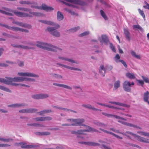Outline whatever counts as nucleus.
I'll return each instance as SVG.
<instances>
[{
    "instance_id": "2",
    "label": "nucleus",
    "mask_w": 149,
    "mask_h": 149,
    "mask_svg": "<svg viewBox=\"0 0 149 149\" xmlns=\"http://www.w3.org/2000/svg\"><path fill=\"white\" fill-rule=\"evenodd\" d=\"M13 82H19V77H16L14 78L6 77L5 78L4 84L13 86H17L16 83Z\"/></svg>"
},
{
    "instance_id": "55",
    "label": "nucleus",
    "mask_w": 149,
    "mask_h": 149,
    "mask_svg": "<svg viewBox=\"0 0 149 149\" xmlns=\"http://www.w3.org/2000/svg\"><path fill=\"white\" fill-rule=\"evenodd\" d=\"M20 28L15 26H13L11 27V30L15 31H20Z\"/></svg>"
},
{
    "instance_id": "36",
    "label": "nucleus",
    "mask_w": 149,
    "mask_h": 149,
    "mask_svg": "<svg viewBox=\"0 0 149 149\" xmlns=\"http://www.w3.org/2000/svg\"><path fill=\"white\" fill-rule=\"evenodd\" d=\"M149 99V92L148 91H147L144 92L143 95V101L146 102Z\"/></svg>"
},
{
    "instance_id": "40",
    "label": "nucleus",
    "mask_w": 149,
    "mask_h": 149,
    "mask_svg": "<svg viewBox=\"0 0 149 149\" xmlns=\"http://www.w3.org/2000/svg\"><path fill=\"white\" fill-rule=\"evenodd\" d=\"M120 81L119 80L116 81L114 83L113 86V90H116L120 86Z\"/></svg>"
},
{
    "instance_id": "13",
    "label": "nucleus",
    "mask_w": 149,
    "mask_h": 149,
    "mask_svg": "<svg viewBox=\"0 0 149 149\" xmlns=\"http://www.w3.org/2000/svg\"><path fill=\"white\" fill-rule=\"evenodd\" d=\"M84 122V120L83 118L74 119V123L71 124L72 126H85L84 125L82 124V123Z\"/></svg>"
},
{
    "instance_id": "41",
    "label": "nucleus",
    "mask_w": 149,
    "mask_h": 149,
    "mask_svg": "<svg viewBox=\"0 0 149 149\" xmlns=\"http://www.w3.org/2000/svg\"><path fill=\"white\" fill-rule=\"evenodd\" d=\"M131 54L132 56L135 58L138 59H141V57L140 55L137 54L134 51H131Z\"/></svg>"
},
{
    "instance_id": "3",
    "label": "nucleus",
    "mask_w": 149,
    "mask_h": 149,
    "mask_svg": "<svg viewBox=\"0 0 149 149\" xmlns=\"http://www.w3.org/2000/svg\"><path fill=\"white\" fill-rule=\"evenodd\" d=\"M3 9L6 10L7 11H8L10 13L12 12L13 13H15L17 16L19 17H32V16L31 15H30L29 14L24 13H22L21 12H17L16 10H12L11 9L6 8V7H3Z\"/></svg>"
},
{
    "instance_id": "60",
    "label": "nucleus",
    "mask_w": 149,
    "mask_h": 149,
    "mask_svg": "<svg viewBox=\"0 0 149 149\" xmlns=\"http://www.w3.org/2000/svg\"><path fill=\"white\" fill-rule=\"evenodd\" d=\"M136 81L139 84V85H140L142 86H143L144 84V81L143 80H141L137 79L136 80Z\"/></svg>"
},
{
    "instance_id": "46",
    "label": "nucleus",
    "mask_w": 149,
    "mask_h": 149,
    "mask_svg": "<svg viewBox=\"0 0 149 149\" xmlns=\"http://www.w3.org/2000/svg\"><path fill=\"white\" fill-rule=\"evenodd\" d=\"M79 29V27L77 26L71 29H70L68 30V31L70 33H74L77 31Z\"/></svg>"
},
{
    "instance_id": "58",
    "label": "nucleus",
    "mask_w": 149,
    "mask_h": 149,
    "mask_svg": "<svg viewBox=\"0 0 149 149\" xmlns=\"http://www.w3.org/2000/svg\"><path fill=\"white\" fill-rule=\"evenodd\" d=\"M89 31H85L79 35V36L81 37L84 36H87L90 34Z\"/></svg>"
},
{
    "instance_id": "39",
    "label": "nucleus",
    "mask_w": 149,
    "mask_h": 149,
    "mask_svg": "<svg viewBox=\"0 0 149 149\" xmlns=\"http://www.w3.org/2000/svg\"><path fill=\"white\" fill-rule=\"evenodd\" d=\"M56 29L55 27H54L48 26L45 29V31H46L49 32L51 35H52V33H53L54 30Z\"/></svg>"
},
{
    "instance_id": "10",
    "label": "nucleus",
    "mask_w": 149,
    "mask_h": 149,
    "mask_svg": "<svg viewBox=\"0 0 149 149\" xmlns=\"http://www.w3.org/2000/svg\"><path fill=\"white\" fill-rule=\"evenodd\" d=\"M39 22L43 23L50 26H54L56 29H58L60 27V25L58 24H56L54 22L47 20H39Z\"/></svg>"
},
{
    "instance_id": "7",
    "label": "nucleus",
    "mask_w": 149,
    "mask_h": 149,
    "mask_svg": "<svg viewBox=\"0 0 149 149\" xmlns=\"http://www.w3.org/2000/svg\"><path fill=\"white\" fill-rule=\"evenodd\" d=\"M134 85V82H130L128 81H125L123 84V88L125 91L130 92L131 91V86H133Z\"/></svg>"
},
{
    "instance_id": "34",
    "label": "nucleus",
    "mask_w": 149,
    "mask_h": 149,
    "mask_svg": "<svg viewBox=\"0 0 149 149\" xmlns=\"http://www.w3.org/2000/svg\"><path fill=\"white\" fill-rule=\"evenodd\" d=\"M64 19V16L62 13L60 11H58L57 14V19L58 21H60Z\"/></svg>"
},
{
    "instance_id": "1",
    "label": "nucleus",
    "mask_w": 149,
    "mask_h": 149,
    "mask_svg": "<svg viewBox=\"0 0 149 149\" xmlns=\"http://www.w3.org/2000/svg\"><path fill=\"white\" fill-rule=\"evenodd\" d=\"M36 46L40 48L47 50L57 52L60 49L50 44L40 42H37Z\"/></svg>"
},
{
    "instance_id": "21",
    "label": "nucleus",
    "mask_w": 149,
    "mask_h": 149,
    "mask_svg": "<svg viewBox=\"0 0 149 149\" xmlns=\"http://www.w3.org/2000/svg\"><path fill=\"white\" fill-rule=\"evenodd\" d=\"M78 143L81 144L91 146H97L100 145V144L98 143L92 142H84L79 141Z\"/></svg>"
},
{
    "instance_id": "28",
    "label": "nucleus",
    "mask_w": 149,
    "mask_h": 149,
    "mask_svg": "<svg viewBox=\"0 0 149 149\" xmlns=\"http://www.w3.org/2000/svg\"><path fill=\"white\" fill-rule=\"evenodd\" d=\"M124 33L127 40L130 41L131 39L130 33L127 28L124 29Z\"/></svg>"
},
{
    "instance_id": "56",
    "label": "nucleus",
    "mask_w": 149,
    "mask_h": 149,
    "mask_svg": "<svg viewBox=\"0 0 149 149\" xmlns=\"http://www.w3.org/2000/svg\"><path fill=\"white\" fill-rule=\"evenodd\" d=\"M100 13L102 16L104 18L105 20H107V17L106 16L104 12L102 10H100Z\"/></svg>"
},
{
    "instance_id": "25",
    "label": "nucleus",
    "mask_w": 149,
    "mask_h": 149,
    "mask_svg": "<svg viewBox=\"0 0 149 149\" xmlns=\"http://www.w3.org/2000/svg\"><path fill=\"white\" fill-rule=\"evenodd\" d=\"M81 106L85 108L91 109L95 111H102V110L101 109L96 108L89 104H82Z\"/></svg>"
},
{
    "instance_id": "20",
    "label": "nucleus",
    "mask_w": 149,
    "mask_h": 149,
    "mask_svg": "<svg viewBox=\"0 0 149 149\" xmlns=\"http://www.w3.org/2000/svg\"><path fill=\"white\" fill-rule=\"evenodd\" d=\"M98 39L101 43L106 44L108 42L107 38L105 35H102L101 37H99Z\"/></svg>"
},
{
    "instance_id": "18",
    "label": "nucleus",
    "mask_w": 149,
    "mask_h": 149,
    "mask_svg": "<svg viewBox=\"0 0 149 149\" xmlns=\"http://www.w3.org/2000/svg\"><path fill=\"white\" fill-rule=\"evenodd\" d=\"M58 58L60 60L68 61L72 63H74L77 64H78V62L72 59H70L67 57L61 56H58Z\"/></svg>"
},
{
    "instance_id": "23",
    "label": "nucleus",
    "mask_w": 149,
    "mask_h": 149,
    "mask_svg": "<svg viewBox=\"0 0 149 149\" xmlns=\"http://www.w3.org/2000/svg\"><path fill=\"white\" fill-rule=\"evenodd\" d=\"M52 119L51 117L49 116L38 117L33 118V120L36 121H44L50 120Z\"/></svg>"
},
{
    "instance_id": "35",
    "label": "nucleus",
    "mask_w": 149,
    "mask_h": 149,
    "mask_svg": "<svg viewBox=\"0 0 149 149\" xmlns=\"http://www.w3.org/2000/svg\"><path fill=\"white\" fill-rule=\"evenodd\" d=\"M94 124L99 127L105 128L107 127V124H105L100 122L97 121L94 123Z\"/></svg>"
},
{
    "instance_id": "47",
    "label": "nucleus",
    "mask_w": 149,
    "mask_h": 149,
    "mask_svg": "<svg viewBox=\"0 0 149 149\" xmlns=\"http://www.w3.org/2000/svg\"><path fill=\"white\" fill-rule=\"evenodd\" d=\"M52 112V111L51 110H45L43 111H41L40 112L38 113L40 115H42L45 113H48Z\"/></svg>"
},
{
    "instance_id": "22",
    "label": "nucleus",
    "mask_w": 149,
    "mask_h": 149,
    "mask_svg": "<svg viewBox=\"0 0 149 149\" xmlns=\"http://www.w3.org/2000/svg\"><path fill=\"white\" fill-rule=\"evenodd\" d=\"M97 104L100 105L101 106H103L104 107H108L110 108L114 109H120V110H124V109H122L118 107L117 106H112L109 105L107 104H105L100 103H99V102H97Z\"/></svg>"
},
{
    "instance_id": "64",
    "label": "nucleus",
    "mask_w": 149,
    "mask_h": 149,
    "mask_svg": "<svg viewBox=\"0 0 149 149\" xmlns=\"http://www.w3.org/2000/svg\"><path fill=\"white\" fill-rule=\"evenodd\" d=\"M144 3L146 4L145 5H144L143 7L144 8L149 10V4H148L145 1Z\"/></svg>"
},
{
    "instance_id": "12",
    "label": "nucleus",
    "mask_w": 149,
    "mask_h": 149,
    "mask_svg": "<svg viewBox=\"0 0 149 149\" xmlns=\"http://www.w3.org/2000/svg\"><path fill=\"white\" fill-rule=\"evenodd\" d=\"M56 64L57 65L62 68L63 67L72 70L78 71H81V70L80 69L70 67L69 66L60 63H57Z\"/></svg>"
},
{
    "instance_id": "9",
    "label": "nucleus",
    "mask_w": 149,
    "mask_h": 149,
    "mask_svg": "<svg viewBox=\"0 0 149 149\" xmlns=\"http://www.w3.org/2000/svg\"><path fill=\"white\" fill-rule=\"evenodd\" d=\"M49 97L47 93H40L33 95L32 97L35 99L40 100Z\"/></svg>"
},
{
    "instance_id": "50",
    "label": "nucleus",
    "mask_w": 149,
    "mask_h": 149,
    "mask_svg": "<svg viewBox=\"0 0 149 149\" xmlns=\"http://www.w3.org/2000/svg\"><path fill=\"white\" fill-rule=\"evenodd\" d=\"M20 48L25 49H33L34 48L32 47H30L27 46L21 45Z\"/></svg>"
},
{
    "instance_id": "16",
    "label": "nucleus",
    "mask_w": 149,
    "mask_h": 149,
    "mask_svg": "<svg viewBox=\"0 0 149 149\" xmlns=\"http://www.w3.org/2000/svg\"><path fill=\"white\" fill-rule=\"evenodd\" d=\"M38 110L36 109H24L19 110V112L21 113H33L37 111Z\"/></svg>"
},
{
    "instance_id": "54",
    "label": "nucleus",
    "mask_w": 149,
    "mask_h": 149,
    "mask_svg": "<svg viewBox=\"0 0 149 149\" xmlns=\"http://www.w3.org/2000/svg\"><path fill=\"white\" fill-rule=\"evenodd\" d=\"M30 1H21L19 2V3L21 4H26L29 5Z\"/></svg>"
},
{
    "instance_id": "43",
    "label": "nucleus",
    "mask_w": 149,
    "mask_h": 149,
    "mask_svg": "<svg viewBox=\"0 0 149 149\" xmlns=\"http://www.w3.org/2000/svg\"><path fill=\"white\" fill-rule=\"evenodd\" d=\"M0 89L9 93H11L12 92L11 90L9 88L2 85H0Z\"/></svg>"
},
{
    "instance_id": "38",
    "label": "nucleus",
    "mask_w": 149,
    "mask_h": 149,
    "mask_svg": "<svg viewBox=\"0 0 149 149\" xmlns=\"http://www.w3.org/2000/svg\"><path fill=\"white\" fill-rule=\"evenodd\" d=\"M126 76L130 79H134L135 78L134 74L132 73L127 72L125 74Z\"/></svg>"
},
{
    "instance_id": "49",
    "label": "nucleus",
    "mask_w": 149,
    "mask_h": 149,
    "mask_svg": "<svg viewBox=\"0 0 149 149\" xmlns=\"http://www.w3.org/2000/svg\"><path fill=\"white\" fill-rule=\"evenodd\" d=\"M27 125L31 126L34 127H44V126L41 124H37V123H31V124H28Z\"/></svg>"
},
{
    "instance_id": "52",
    "label": "nucleus",
    "mask_w": 149,
    "mask_h": 149,
    "mask_svg": "<svg viewBox=\"0 0 149 149\" xmlns=\"http://www.w3.org/2000/svg\"><path fill=\"white\" fill-rule=\"evenodd\" d=\"M50 134V133L49 132H42L38 133V135H48Z\"/></svg>"
},
{
    "instance_id": "44",
    "label": "nucleus",
    "mask_w": 149,
    "mask_h": 149,
    "mask_svg": "<svg viewBox=\"0 0 149 149\" xmlns=\"http://www.w3.org/2000/svg\"><path fill=\"white\" fill-rule=\"evenodd\" d=\"M52 35L56 37H59L61 36V34L58 31L55 30Z\"/></svg>"
},
{
    "instance_id": "57",
    "label": "nucleus",
    "mask_w": 149,
    "mask_h": 149,
    "mask_svg": "<svg viewBox=\"0 0 149 149\" xmlns=\"http://www.w3.org/2000/svg\"><path fill=\"white\" fill-rule=\"evenodd\" d=\"M62 87L67 89L69 90H72V88L71 87L65 84H62Z\"/></svg>"
},
{
    "instance_id": "48",
    "label": "nucleus",
    "mask_w": 149,
    "mask_h": 149,
    "mask_svg": "<svg viewBox=\"0 0 149 149\" xmlns=\"http://www.w3.org/2000/svg\"><path fill=\"white\" fill-rule=\"evenodd\" d=\"M12 139H5L3 137H0V141L3 142H9L12 141Z\"/></svg>"
},
{
    "instance_id": "11",
    "label": "nucleus",
    "mask_w": 149,
    "mask_h": 149,
    "mask_svg": "<svg viewBox=\"0 0 149 149\" xmlns=\"http://www.w3.org/2000/svg\"><path fill=\"white\" fill-rule=\"evenodd\" d=\"M125 120H118V122L119 123H120L125 125H126L127 126H128L129 127H133L134 128H138L140 130H141L142 128L141 127H139L138 126H137L136 125L132 124L131 123L127 122H125Z\"/></svg>"
},
{
    "instance_id": "45",
    "label": "nucleus",
    "mask_w": 149,
    "mask_h": 149,
    "mask_svg": "<svg viewBox=\"0 0 149 149\" xmlns=\"http://www.w3.org/2000/svg\"><path fill=\"white\" fill-rule=\"evenodd\" d=\"M51 75L52 77H54L58 79H61L63 78V77L61 75L55 74V73H52Z\"/></svg>"
},
{
    "instance_id": "59",
    "label": "nucleus",
    "mask_w": 149,
    "mask_h": 149,
    "mask_svg": "<svg viewBox=\"0 0 149 149\" xmlns=\"http://www.w3.org/2000/svg\"><path fill=\"white\" fill-rule=\"evenodd\" d=\"M138 11L139 12V13L142 16V17L144 18H145V16L143 13V10H141L139 8L138 9Z\"/></svg>"
},
{
    "instance_id": "24",
    "label": "nucleus",
    "mask_w": 149,
    "mask_h": 149,
    "mask_svg": "<svg viewBox=\"0 0 149 149\" xmlns=\"http://www.w3.org/2000/svg\"><path fill=\"white\" fill-rule=\"evenodd\" d=\"M109 103L117 106L126 107L127 108H129L130 107V105L125 104L117 102L109 101Z\"/></svg>"
},
{
    "instance_id": "63",
    "label": "nucleus",
    "mask_w": 149,
    "mask_h": 149,
    "mask_svg": "<svg viewBox=\"0 0 149 149\" xmlns=\"http://www.w3.org/2000/svg\"><path fill=\"white\" fill-rule=\"evenodd\" d=\"M73 88L74 89H79L81 91H82V89L79 86L74 85L73 86Z\"/></svg>"
},
{
    "instance_id": "31",
    "label": "nucleus",
    "mask_w": 149,
    "mask_h": 149,
    "mask_svg": "<svg viewBox=\"0 0 149 149\" xmlns=\"http://www.w3.org/2000/svg\"><path fill=\"white\" fill-rule=\"evenodd\" d=\"M29 4L31 5V8L41 9L42 6H38L36 2L30 1Z\"/></svg>"
},
{
    "instance_id": "37",
    "label": "nucleus",
    "mask_w": 149,
    "mask_h": 149,
    "mask_svg": "<svg viewBox=\"0 0 149 149\" xmlns=\"http://www.w3.org/2000/svg\"><path fill=\"white\" fill-rule=\"evenodd\" d=\"M137 133L142 136L149 137V132L142 131H137Z\"/></svg>"
},
{
    "instance_id": "61",
    "label": "nucleus",
    "mask_w": 149,
    "mask_h": 149,
    "mask_svg": "<svg viewBox=\"0 0 149 149\" xmlns=\"http://www.w3.org/2000/svg\"><path fill=\"white\" fill-rule=\"evenodd\" d=\"M133 29H139V30L142 31L143 30V29L139 25H134L133 26Z\"/></svg>"
},
{
    "instance_id": "19",
    "label": "nucleus",
    "mask_w": 149,
    "mask_h": 149,
    "mask_svg": "<svg viewBox=\"0 0 149 149\" xmlns=\"http://www.w3.org/2000/svg\"><path fill=\"white\" fill-rule=\"evenodd\" d=\"M120 57L119 54H117L116 56L114 58L115 61L117 63L119 62H121L125 68L127 67V65L125 61L122 60H120Z\"/></svg>"
},
{
    "instance_id": "30",
    "label": "nucleus",
    "mask_w": 149,
    "mask_h": 149,
    "mask_svg": "<svg viewBox=\"0 0 149 149\" xmlns=\"http://www.w3.org/2000/svg\"><path fill=\"white\" fill-rule=\"evenodd\" d=\"M41 9L45 10L47 11H51L54 10V8L47 6L45 4L42 5Z\"/></svg>"
},
{
    "instance_id": "8",
    "label": "nucleus",
    "mask_w": 149,
    "mask_h": 149,
    "mask_svg": "<svg viewBox=\"0 0 149 149\" xmlns=\"http://www.w3.org/2000/svg\"><path fill=\"white\" fill-rule=\"evenodd\" d=\"M15 145L17 146H19L22 148L27 149L32 148L36 147L34 145H27L26 143L24 142L17 143L15 144Z\"/></svg>"
},
{
    "instance_id": "4",
    "label": "nucleus",
    "mask_w": 149,
    "mask_h": 149,
    "mask_svg": "<svg viewBox=\"0 0 149 149\" xmlns=\"http://www.w3.org/2000/svg\"><path fill=\"white\" fill-rule=\"evenodd\" d=\"M85 130H77L78 134H85L86 132H98V131L89 126L85 125Z\"/></svg>"
},
{
    "instance_id": "26",
    "label": "nucleus",
    "mask_w": 149,
    "mask_h": 149,
    "mask_svg": "<svg viewBox=\"0 0 149 149\" xmlns=\"http://www.w3.org/2000/svg\"><path fill=\"white\" fill-rule=\"evenodd\" d=\"M99 130H101V131L103 132L104 133H106L107 134H111L118 139H123V138L122 137L120 136H119L116 134L112 132H109L108 131H107L106 130H105L101 128H100Z\"/></svg>"
},
{
    "instance_id": "14",
    "label": "nucleus",
    "mask_w": 149,
    "mask_h": 149,
    "mask_svg": "<svg viewBox=\"0 0 149 149\" xmlns=\"http://www.w3.org/2000/svg\"><path fill=\"white\" fill-rule=\"evenodd\" d=\"M126 133L127 134L129 135H130L134 136L135 139L137 141L142 142V140L143 139V137L141 136L138 135L136 134H134L132 132L129 131H126Z\"/></svg>"
},
{
    "instance_id": "27",
    "label": "nucleus",
    "mask_w": 149,
    "mask_h": 149,
    "mask_svg": "<svg viewBox=\"0 0 149 149\" xmlns=\"http://www.w3.org/2000/svg\"><path fill=\"white\" fill-rule=\"evenodd\" d=\"M24 81L34 82L35 81V79H34L29 77H19V82H22Z\"/></svg>"
},
{
    "instance_id": "17",
    "label": "nucleus",
    "mask_w": 149,
    "mask_h": 149,
    "mask_svg": "<svg viewBox=\"0 0 149 149\" xmlns=\"http://www.w3.org/2000/svg\"><path fill=\"white\" fill-rule=\"evenodd\" d=\"M99 142L102 144L98 146H100V148L102 149H113L111 147L108 145H106L105 143H107L106 141L103 140H100Z\"/></svg>"
},
{
    "instance_id": "62",
    "label": "nucleus",
    "mask_w": 149,
    "mask_h": 149,
    "mask_svg": "<svg viewBox=\"0 0 149 149\" xmlns=\"http://www.w3.org/2000/svg\"><path fill=\"white\" fill-rule=\"evenodd\" d=\"M142 142L148 143H149V139H148L143 137Z\"/></svg>"
},
{
    "instance_id": "32",
    "label": "nucleus",
    "mask_w": 149,
    "mask_h": 149,
    "mask_svg": "<svg viewBox=\"0 0 149 149\" xmlns=\"http://www.w3.org/2000/svg\"><path fill=\"white\" fill-rule=\"evenodd\" d=\"M30 15H31L32 16H35L37 17H44L45 16V15L41 13L38 12H29Z\"/></svg>"
},
{
    "instance_id": "42",
    "label": "nucleus",
    "mask_w": 149,
    "mask_h": 149,
    "mask_svg": "<svg viewBox=\"0 0 149 149\" xmlns=\"http://www.w3.org/2000/svg\"><path fill=\"white\" fill-rule=\"evenodd\" d=\"M4 7H3L2 8V9H0V13H2L3 14H4L5 15H9L10 16H12L13 15L11 13H10V12L7 11L6 10H5L3 8Z\"/></svg>"
},
{
    "instance_id": "5",
    "label": "nucleus",
    "mask_w": 149,
    "mask_h": 149,
    "mask_svg": "<svg viewBox=\"0 0 149 149\" xmlns=\"http://www.w3.org/2000/svg\"><path fill=\"white\" fill-rule=\"evenodd\" d=\"M112 68L113 67L111 65H107L106 66V67L104 68V65H102L100 66V68L99 70V72L102 76H104L105 75V73L107 70H111Z\"/></svg>"
},
{
    "instance_id": "33",
    "label": "nucleus",
    "mask_w": 149,
    "mask_h": 149,
    "mask_svg": "<svg viewBox=\"0 0 149 149\" xmlns=\"http://www.w3.org/2000/svg\"><path fill=\"white\" fill-rule=\"evenodd\" d=\"M26 105L25 104L21 103H16L12 104L9 105L8 107L12 108H16L19 107H23Z\"/></svg>"
},
{
    "instance_id": "6",
    "label": "nucleus",
    "mask_w": 149,
    "mask_h": 149,
    "mask_svg": "<svg viewBox=\"0 0 149 149\" xmlns=\"http://www.w3.org/2000/svg\"><path fill=\"white\" fill-rule=\"evenodd\" d=\"M17 75L19 76L23 77H31L38 78L39 77L38 75L33 73L29 72H19L17 73Z\"/></svg>"
},
{
    "instance_id": "51",
    "label": "nucleus",
    "mask_w": 149,
    "mask_h": 149,
    "mask_svg": "<svg viewBox=\"0 0 149 149\" xmlns=\"http://www.w3.org/2000/svg\"><path fill=\"white\" fill-rule=\"evenodd\" d=\"M141 77L143 79V81H144V82H145L146 83L149 84V79L148 77L143 76H141Z\"/></svg>"
},
{
    "instance_id": "15",
    "label": "nucleus",
    "mask_w": 149,
    "mask_h": 149,
    "mask_svg": "<svg viewBox=\"0 0 149 149\" xmlns=\"http://www.w3.org/2000/svg\"><path fill=\"white\" fill-rule=\"evenodd\" d=\"M102 115H104L109 118L113 117L115 118L118 119L119 120L120 119L121 120H123L125 121L127 120V119H126L117 115L110 114L104 112H102Z\"/></svg>"
},
{
    "instance_id": "29",
    "label": "nucleus",
    "mask_w": 149,
    "mask_h": 149,
    "mask_svg": "<svg viewBox=\"0 0 149 149\" xmlns=\"http://www.w3.org/2000/svg\"><path fill=\"white\" fill-rule=\"evenodd\" d=\"M13 23L15 24L20 26L30 28L31 27V25H27L26 24L22 22H13Z\"/></svg>"
},
{
    "instance_id": "53",
    "label": "nucleus",
    "mask_w": 149,
    "mask_h": 149,
    "mask_svg": "<svg viewBox=\"0 0 149 149\" xmlns=\"http://www.w3.org/2000/svg\"><path fill=\"white\" fill-rule=\"evenodd\" d=\"M58 109L60 110H62L64 111H71L73 112L76 113V112L74 111L70 110L69 109H68L66 108H58Z\"/></svg>"
}]
</instances>
